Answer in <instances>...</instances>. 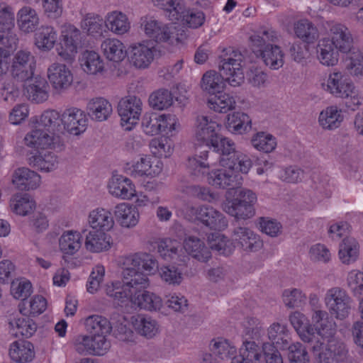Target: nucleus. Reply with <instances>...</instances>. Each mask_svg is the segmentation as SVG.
I'll use <instances>...</instances> for the list:
<instances>
[{
	"instance_id": "15",
	"label": "nucleus",
	"mask_w": 363,
	"mask_h": 363,
	"mask_svg": "<svg viewBox=\"0 0 363 363\" xmlns=\"http://www.w3.org/2000/svg\"><path fill=\"white\" fill-rule=\"evenodd\" d=\"M289 320L302 341L306 344H308V347L313 352L319 351L324 342L317 339L318 336L315 335L313 328L306 327V318L305 315L300 312L296 311L291 313Z\"/></svg>"
},
{
	"instance_id": "14",
	"label": "nucleus",
	"mask_w": 363,
	"mask_h": 363,
	"mask_svg": "<svg viewBox=\"0 0 363 363\" xmlns=\"http://www.w3.org/2000/svg\"><path fill=\"white\" fill-rule=\"evenodd\" d=\"M35 67V57L30 51L21 50L13 57L11 74L18 81H27L33 77Z\"/></svg>"
},
{
	"instance_id": "6",
	"label": "nucleus",
	"mask_w": 363,
	"mask_h": 363,
	"mask_svg": "<svg viewBox=\"0 0 363 363\" xmlns=\"http://www.w3.org/2000/svg\"><path fill=\"white\" fill-rule=\"evenodd\" d=\"M219 124L207 116H201L196 118L195 138L198 143L204 144L206 148H213L211 152V157L216 152H223L226 148L227 144L230 147H235V143L227 138L219 137L218 131L219 130Z\"/></svg>"
},
{
	"instance_id": "24",
	"label": "nucleus",
	"mask_w": 363,
	"mask_h": 363,
	"mask_svg": "<svg viewBox=\"0 0 363 363\" xmlns=\"http://www.w3.org/2000/svg\"><path fill=\"white\" fill-rule=\"evenodd\" d=\"M312 323L315 327V335L317 339L323 342L325 338L332 337L335 329L334 323L329 320L328 313L325 311L314 310L312 315Z\"/></svg>"
},
{
	"instance_id": "9",
	"label": "nucleus",
	"mask_w": 363,
	"mask_h": 363,
	"mask_svg": "<svg viewBox=\"0 0 363 363\" xmlns=\"http://www.w3.org/2000/svg\"><path fill=\"white\" fill-rule=\"evenodd\" d=\"M324 29L328 35L326 38L331 41L333 45L343 54H347V60L351 57V52L357 48L354 46L353 35L348 27L335 21H326Z\"/></svg>"
},
{
	"instance_id": "40",
	"label": "nucleus",
	"mask_w": 363,
	"mask_h": 363,
	"mask_svg": "<svg viewBox=\"0 0 363 363\" xmlns=\"http://www.w3.org/2000/svg\"><path fill=\"white\" fill-rule=\"evenodd\" d=\"M89 223L91 229L107 231L112 228L114 221L111 213L104 208H97L89 213Z\"/></svg>"
},
{
	"instance_id": "52",
	"label": "nucleus",
	"mask_w": 363,
	"mask_h": 363,
	"mask_svg": "<svg viewBox=\"0 0 363 363\" xmlns=\"http://www.w3.org/2000/svg\"><path fill=\"white\" fill-rule=\"evenodd\" d=\"M105 21L102 17L95 13H87L81 22V28L88 35L101 36L103 33Z\"/></svg>"
},
{
	"instance_id": "53",
	"label": "nucleus",
	"mask_w": 363,
	"mask_h": 363,
	"mask_svg": "<svg viewBox=\"0 0 363 363\" xmlns=\"http://www.w3.org/2000/svg\"><path fill=\"white\" fill-rule=\"evenodd\" d=\"M199 144L203 145L200 143ZM203 145H205L203 144ZM201 148H203V146H201ZM203 148L204 150L199 152V155H196L194 157L189 160V167L192 169L191 173L197 177L207 173L210 165L213 164L212 162H206L209 157V149L206 148L205 146H203Z\"/></svg>"
},
{
	"instance_id": "36",
	"label": "nucleus",
	"mask_w": 363,
	"mask_h": 363,
	"mask_svg": "<svg viewBox=\"0 0 363 363\" xmlns=\"http://www.w3.org/2000/svg\"><path fill=\"white\" fill-rule=\"evenodd\" d=\"M82 236L77 231L67 230L59 239L60 251L67 255H73L81 248Z\"/></svg>"
},
{
	"instance_id": "29",
	"label": "nucleus",
	"mask_w": 363,
	"mask_h": 363,
	"mask_svg": "<svg viewBox=\"0 0 363 363\" xmlns=\"http://www.w3.org/2000/svg\"><path fill=\"white\" fill-rule=\"evenodd\" d=\"M16 21L21 31L29 33L37 29L39 25V17L34 9L29 6H25L18 11Z\"/></svg>"
},
{
	"instance_id": "7",
	"label": "nucleus",
	"mask_w": 363,
	"mask_h": 363,
	"mask_svg": "<svg viewBox=\"0 0 363 363\" xmlns=\"http://www.w3.org/2000/svg\"><path fill=\"white\" fill-rule=\"evenodd\" d=\"M257 195L252 190L241 189L236 198L226 199L222 203V209L238 220H246L255 214L254 208L257 202Z\"/></svg>"
},
{
	"instance_id": "48",
	"label": "nucleus",
	"mask_w": 363,
	"mask_h": 363,
	"mask_svg": "<svg viewBox=\"0 0 363 363\" xmlns=\"http://www.w3.org/2000/svg\"><path fill=\"white\" fill-rule=\"evenodd\" d=\"M251 120L247 114L237 112L228 116L226 128L234 134H242L250 128Z\"/></svg>"
},
{
	"instance_id": "17",
	"label": "nucleus",
	"mask_w": 363,
	"mask_h": 363,
	"mask_svg": "<svg viewBox=\"0 0 363 363\" xmlns=\"http://www.w3.org/2000/svg\"><path fill=\"white\" fill-rule=\"evenodd\" d=\"M47 76L52 88L59 92L67 89L73 82L69 69L65 65L58 62L48 67Z\"/></svg>"
},
{
	"instance_id": "46",
	"label": "nucleus",
	"mask_w": 363,
	"mask_h": 363,
	"mask_svg": "<svg viewBox=\"0 0 363 363\" xmlns=\"http://www.w3.org/2000/svg\"><path fill=\"white\" fill-rule=\"evenodd\" d=\"M208 103L211 109L219 113H226L233 110L235 106L234 98L230 94L221 91L211 96Z\"/></svg>"
},
{
	"instance_id": "10",
	"label": "nucleus",
	"mask_w": 363,
	"mask_h": 363,
	"mask_svg": "<svg viewBox=\"0 0 363 363\" xmlns=\"http://www.w3.org/2000/svg\"><path fill=\"white\" fill-rule=\"evenodd\" d=\"M324 301L330 313L336 319L344 320L348 317L352 298L345 289L337 286L328 289Z\"/></svg>"
},
{
	"instance_id": "47",
	"label": "nucleus",
	"mask_w": 363,
	"mask_h": 363,
	"mask_svg": "<svg viewBox=\"0 0 363 363\" xmlns=\"http://www.w3.org/2000/svg\"><path fill=\"white\" fill-rule=\"evenodd\" d=\"M359 255V246L353 238H345L340 245L339 258L343 264L354 262Z\"/></svg>"
},
{
	"instance_id": "49",
	"label": "nucleus",
	"mask_w": 363,
	"mask_h": 363,
	"mask_svg": "<svg viewBox=\"0 0 363 363\" xmlns=\"http://www.w3.org/2000/svg\"><path fill=\"white\" fill-rule=\"evenodd\" d=\"M268 338L281 349H286L289 344L288 330L284 325L274 323L267 330Z\"/></svg>"
},
{
	"instance_id": "27",
	"label": "nucleus",
	"mask_w": 363,
	"mask_h": 363,
	"mask_svg": "<svg viewBox=\"0 0 363 363\" xmlns=\"http://www.w3.org/2000/svg\"><path fill=\"white\" fill-rule=\"evenodd\" d=\"M116 221L123 228H131L135 227L140 218L137 208L125 203L118 204L114 209Z\"/></svg>"
},
{
	"instance_id": "13",
	"label": "nucleus",
	"mask_w": 363,
	"mask_h": 363,
	"mask_svg": "<svg viewBox=\"0 0 363 363\" xmlns=\"http://www.w3.org/2000/svg\"><path fill=\"white\" fill-rule=\"evenodd\" d=\"M141 26L145 35L155 42H167L174 38L175 27L171 23H164L155 17H143Z\"/></svg>"
},
{
	"instance_id": "2",
	"label": "nucleus",
	"mask_w": 363,
	"mask_h": 363,
	"mask_svg": "<svg viewBox=\"0 0 363 363\" xmlns=\"http://www.w3.org/2000/svg\"><path fill=\"white\" fill-rule=\"evenodd\" d=\"M61 115L55 110L45 111L37 121L35 129L28 133L24 138V144L33 148H55L59 137L55 132L62 130Z\"/></svg>"
},
{
	"instance_id": "22",
	"label": "nucleus",
	"mask_w": 363,
	"mask_h": 363,
	"mask_svg": "<svg viewBox=\"0 0 363 363\" xmlns=\"http://www.w3.org/2000/svg\"><path fill=\"white\" fill-rule=\"evenodd\" d=\"M123 264L136 267L138 269H142L147 276L154 274L159 271L157 259L147 253L140 252L128 255L124 258Z\"/></svg>"
},
{
	"instance_id": "19",
	"label": "nucleus",
	"mask_w": 363,
	"mask_h": 363,
	"mask_svg": "<svg viewBox=\"0 0 363 363\" xmlns=\"http://www.w3.org/2000/svg\"><path fill=\"white\" fill-rule=\"evenodd\" d=\"M61 123L64 129L68 133L77 135L85 131L87 125V117L81 109L69 108L61 115Z\"/></svg>"
},
{
	"instance_id": "54",
	"label": "nucleus",
	"mask_w": 363,
	"mask_h": 363,
	"mask_svg": "<svg viewBox=\"0 0 363 363\" xmlns=\"http://www.w3.org/2000/svg\"><path fill=\"white\" fill-rule=\"evenodd\" d=\"M209 347L211 352L221 362L228 360L236 353V348L231 345L228 340L223 338L213 340Z\"/></svg>"
},
{
	"instance_id": "8",
	"label": "nucleus",
	"mask_w": 363,
	"mask_h": 363,
	"mask_svg": "<svg viewBox=\"0 0 363 363\" xmlns=\"http://www.w3.org/2000/svg\"><path fill=\"white\" fill-rule=\"evenodd\" d=\"M243 56L240 51L229 50L220 56L219 69L232 86H240L245 80Z\"/></svg>"
},
{
	"instance_id": "25",
	"label": "nucleus",
	"mask_w": 363,
	"mask_h": 363,
	"mask_svg": "<svg viewBox=\"0 0 363 363\" xmlns=\"http://www.w3.org/2000/svg\"><path fill=\"white\" fill-rule=\"evenodd\" d=\"M25 89L28 99L34 103H43L48 99L49 85L43 77H31L26 82Z\"/></svg>"
},
{
	"instance_id": "34",
	"label": "nucleus",
	"mask_w": 363,
	"mask_h": 363,
	"mask_svg": "<svg viewBox=\"0 0 363 363\" xmlns=\"http://www.w3.org/2000/svg\"><path fill=\"white\" fill-rule=\"evenodd\" d=\"M9 354L11 359L16 362H28L34 357L33 346L28 341H15L10 345Z\"/></svg>"
},
{
	"instance_id": "23",
	"label": "nucleus",
	"mask_w": 363,
	"mask_h": 363,
	"mask_svg": "<svg viewBox=\"0 0 363 363\" xmlns=\"http://www.w3.org/2000/svg\"><path fill=\"white\" fill-rule=\"evenodd\" d=\"M12 182L19 190L30 191L40 186V176L28 168L21 167L13 172Z\"/></svg>"
},
{
	"instance_id": "50",
	"label": "nucleus",
	"mask_w": 363,
	"mask_h": 363,
	"mask_svg": "<svg viewBox=\"0 0 363 363\" xmlns=\"http://www.w3.org/2000/svg\"><path fill=\"white\" fill-rule=\"evenodd\" d=\"M10 206L16 214L26 216L34 210L35 202L28 194H16L11 199Z\"/></svg>"
},
{
	"instance_id": "32",
	"label": "nucleus",
	"mask_w": 363,
	"mask_h": 363,
	"mask_svg": "<svg viewBox=\"0 0 363 363\" xmlns=\"http://www.w3.org/2000/svg\"><path fill=\"white\" fill-rule=\"evenodd\" d=\"M84 245L91 252H100L110 247V237L103 230H90L85 235Z\"/></svg>"
},
{
	"instance_id": "12",
	"label": "nucleus",
	"mask_w": 363,
	"mask_h": 363,
	"mask_svg": "<svg viewBox=\"0 0 363 363\" xmlns=\"http://www.w3.org/2000/svg\"><path fill=\"white\" fill-rule=\"evenodd\" d=\"M142 101L135 96H128L123 98L118 107L121 116V125L126 130H130L133 126L138 123L142 111Z\"/></svg>"
},
{
	"instance_id": "37",
	"label": "nucleus",
	"mask_w": 363,
	"mask_h": 363,
	"mask_svg": "<svg viewBox=\"0 0 363 363\" xmlns=\"http://www.w3.org/2000/svg\"><path fill=\"white\" fill-rule=\"evenodd\" d=\"M35 44L42 51L51 50L57 40V33L54 27L42 26L36 32Z\"/></svg>"
},
{
	"instance_id": "21",
	"label": "nucleus",
	"mask_w": 363,
	"mask_h": 363,
	"mask_svg": "<svg viewBox=\"0 0 363 363\" xmlns=\"http://www.w3.org/2000/svg\"><path fill=\"white\" fill-rule=\"evenodd\" d=\"M197 218L210 229L222 230L227 228L225 217L218 211L207 205L200 206L196 211Z\"/></svg>"
},
{
	"instance_id": "55",
	"label": "nucleus",
	"mask_w": 363,
	"mask_h": 363,
	"mask_svg": "<svg viewBox=\"0 0 363 363\" xmlns=\"http://www.w3.org/2000/svg\"><path fill=\"white\" fill-rule=\"evenodd\" d=\"M251 143L256 150L266 153L272 152L277 147L276 138L265 132L255 134L251 139Z\"/></svg>"
},
{
	"instance_id": "38",
	"label": "nucleus",
	"mask_w": 363,
	"mask_h": 363,
	"mask_svg": "<svg viewBox=\"0 0 363 363\" xmlns=\"http://www.w3.org/2000/svg\"><path fill=\"white\" fill-rule=\"evenodd\" d=\"M28 162L33 167L45 172L55 169L58 164L56 155L48 151L38 152L28 158Z\"/></svg>"
},
{
	"instance_id": "16",
	"label": "nucleus",
	"mask_w": 363,
	"mask_h": 363,
	"mask_svg": "<svg viewBox=\"0 0 363 363\" xmlns=\"http://www.w3.org/2000/svg\"><path fill=\"white\" fill-rule=\"evenodd\" d=\"M156 51L150 41L135 43L130 47V62L136 68H147L154 60Z\"/></svg>"
},
{
	"instance_id": "62",
	"label": "nucleus",
	"mask_w": 363,
	"mask_h": 363,
	"mask_svg": "<svg viewBox=\"0 0 363 363\" xmlns=\"http://www.w3.org/2000/svg\"><path fill=\"white\" fill-rule=\"evenodd\" d=\"M209 247L220 255H228L231 252L230 245L225 236L219 233H212L208 238Z\"/></svg>"
},
{
	"instance_id": "41",
	"label": "nucleus",
	"mask_w": 363,
	"mask_h": 363,
	"mask_svg": "<svg viewBox=\"0 0 363 363\" xmlns=\"http://www.w3.org/2000/svg\"><path fill=\"white\" fill-rule=\"evenodd\" d=\"M106 57L113 62L122 61L126 55L123 43L116 38H107L101 45Z\"/></svg>"
},
{
	"instance_id": "35",
	"label": "nucleus",
	"mask_w": 363,
	"mask_h": 363,
	"mask_svg": "<svg viewBox=\"0 0 363 363\" xmlns=\"http://www.w3.org/2000/svg\"><path fill=\"white\" fill-rule=\"evenodd\" d=\"M184 248L189 255L200 262H207L211 257L203 242L194 236H189L184 240Z\"/></svg>"
},
{
	"instance_id": "3",
	"label": "nucleus",
	"mask_w": 363,
	"mask_h": 363,
	"mask_svg": "<svg viewBox=\"0 0 363 363\" xmlns=\"http://www.w3.org/2000/svg\"><path fill=\"white\" fill-rule=\"evenodd\" d=\"M122 277V282H112L106 288L107 296L117 301L118 304L130 299L133 296H136L137 294L150 285L147 274L140 272L136 267L123 266Z\"/></svg>"
},
{
	"instance_id": "60",
	"label": "nucleus",
	"mask_w": 363,
	"mask_h": 363,
	"mask_svg": "<svg viewBox=\"0 0 363 363\" xmlns=\"http://www.w3.org/2000/svg\"><path fill=\"white\" fill-rule=\"evenodd\" d=\"M240 357L252 363H258L262 357V352L255 341L245 340L240 348Z\"/></svg>"
},
{
	"instance_id": "30",
	"label": "nucleus",
	"mask_w": 363,
	"mask_h": 363,
	"mask_svg": "<svg viewBox=\"0 0 363 363\" xmlns=\"http://www.w3.org/2000/svg\"><path fill=\"white\" fill-rule=\"evenodd\" d=\"M344 120L342 109L333 105L326 107L319 114V125L325 130H335L339 128Z\"/></svg>"
},
{
	"instance_id": "39",
	"label": "nucleus",
	"mask_w": 363,
	"mask_h": 363,
	"mask_svg": "<svg viewBox=\"0 0 363 363\" xmlns=\"http://www.w3.org/2000/svg\"><path fill=\"white\" fill-rule=\"evenodd\" d=\"M105 26L109 30L116 35L126 33L130 28V23L127 16L117 11L107 14Z\"/></svg>"
},
{
	"instance_id": "61",
	"label": "nucleus",
	"mask_w": 363,
	"mask_h": 363,
	"mask_svg": "<svg viewBox=\"0 0 363 363\" xmlns=\"http://www.w3.org/2000/svg\"><path fill=\"white\" fill-rule=\"evenodd\" d=\"M282 298L285 306L288 308H298L306 301V295L300 289H286L283 291Z\"/></svg>"
},
{
	"instance_id": "57",
	"label": "nucleus",
	"mask_w": 363,
	"mask_h": 363,
	"mask_svg": "<svg viewBox=\"0 0 363 363\" xmlns=\"http://www.w3.org/2000/svg\"><path fill=\"white\" fill-rule=\"evenodd\" d=\"M149 103L154 109H167L172 105L173 96L169 90L161 89L150 94Z\"/></svg>"
},
{
	"instance_id": "51",
	"label": "nucleus",
	"mask_w": 363,
	"mask_h": 363,
	"mask_svg": "<svg viewBox=\"0 0 363 363\" xmlns=\"http://www.w3.org/2000/svg\"><path fill=\"white\" fill-rule=\"evenodd\" d=\"M81 65L84 72L96 74L104 69V62L99 55L94 51L86 50L81 59Z\"/></svg>"
},
{
	"instance_id": "33",
	"label": "nucleus",
	"mask_w": 363,
	"mask_h": 363,
	"mask_svg": "<svg viewBox=\"0 0 363 363\" xmlns=\"http://www.w3.org/2000/svg\"><path fill=\"white\" fill-rule=\"evenodd\" d=\"M89 116L93 120L104 121L107 120L112 113V106L108 101L99 97L91 99L86 106Z\"/></svg>"
},
{
	"instance_id": "42",
	"label": "nucleus",
	"mask_w": 363,
	"mask_h": 363,
	"mask_svg": "<svg viewBox=\"0 0 363 363\" xmlns=\"http://www.w3.org/2000/svg\"><path fill=\"white\" fill-rule=\"evenodd\" d=\"M11 333L16 337H31L37 329L35 323L28 317L13 318L9 320Z\"/></svg>"
},
{
	"instance_id": "59",
	"label": "nucleus",
	"mask_w": 363,
	"mask_h": 363,
	"mask_svg": "<svg viewBox=\"0 0 363 363\" xmlns=\"http://www.w3.org/2000/svg\"><path fill=\"white\" fill-rule=\"evenodd\" d=\"M141 294L136 295L138 304L141 308L148 311H157L162 306V298L153 293L143 290Z\"/></svg>"
},
{
	"instance_id": "11",
	"label": "nucleus",
	"mask_w": 363,
	"mask_h": 363,
	"mask_svg": "<svg viewBox=\"0 0 363 363\" xmlns=\"http://www.w3.org/2000/svg\"><path fill=\"white\" fill-rule=\"evenodd\" d=\"M61 37L57 54L62 60L71 63L75 58L78 48L82 46L83 35L77 28L68 25L62 30Z\"/></svg>"
},
{
	"instance_id": "1",
	"label": "nucleus",
	"mask_w": 363,
	"mask_h": 363,
	"mask_svg": "<svg viewBox=\"0 0 363 363\" xmlns=\"http://www.w3.org/2000/svg\"><path fill=\"white\" fill-rule=\"evenodd\" d=\"M226 148L218 153L219 162L223 168L208 173V182L220 189H234L242 184V177L239 172L247 174L252 167V161L235 147L227 145Z\"/></svg>"
},
{
	"instance_id": "26",
	"label": "nucleus",
	"mask_w": 363,
	"mask_h": 363,
	"mask_svg": "<svg viewBox=\"0 0 363 363\" xmlns=\"http://www.w3.org/2000/svg\"><path fill=\"white\" fill-rule=\"evenodd\" d=\"M189 259V257L184 255L181 259L183 264L162 266L159 269L162 280L169 285L179 286L184 279V272L186 267V262Z\"/></svg>"
},
{
	"instance_id": "31",
	"label": "nucleus",
	"mask_w": 363,
	"mask_h": 363,
	"mask_svg": "<svg viewBox=\"0 0 363 363\" xmlns=\"http://www.w3.org/2000/svg\"><path fill=\"white\" fill-rule=\"evenodd\" d=\"M339 52L335 48L331 41L328 40L326 37L320 39L316 47V53L318 60L320 62L325 66L335 65L339 59Z\"/></svg>"
},
{
	"instance_id": "58",
	"label": "nucleus",
	"mask_w": 363,
	"mask_h": 363,
	"mask_svg": "<svg viewBox=\"0 0 363 363\" xmlns=\"http://www.w3.org/2000/svg\"><path fill=\"white\" fill-rule=\"evenodd\" d=\"M183 12L177 13L173 19H181L184 24H186L189 28H197L203 25L205 16L202 11H194L191 10H186L184 5L182 6Z\"/></svg>"
},
{
	"instance_id": "44",
	"label": "nucleus",
	"mask_w": 363,
	"mask_h": 363,
	"mask_svg": "<svg viewBox=\"0 0 363 363\" xmlns=\"http://www.w3.org/2000/svg\"><path fill=\"white\" fill-rule=\"evenodd\" d=\"M294 32L298 38L308 44L313 43L319 37L317 28L306 19L300 20L294 24Z\"/></svg>"
},
{
	"instance_id": "20",
	"label": "nucleus",
	"mask_w": 363,
	"mask_h": 363,
	"mask_svg": "<svg viewBox=\"0 0 363 363\" xmlns=\"http://www.w3.org/2000/svg\"><path fill=\"white\" fill-rule=\"evenodd\" d=\"M233 239L246 252H257L263 246L259 236L247 227L235 228L233 232Z\"/></svg>"
},
{
	"instance_id": "64",
	"label": "nucleus",
	"mask_w": 363,
	"mask_h": 363,
	"mask_svg": "<svg viewBox=\"0 0 363 363\" xmlns=\"http://www.w3.org/2000/svg\"><path fill=\"white\" fill-rule=\"evenodd\" d=\"M347 67L351 74L354 76L363 75V48L362 49L357 48L354 51L351 52Z\"/></svg>"
},
{
	"instance_id": "5",
	"label": "nucleus",
	"mask_w": 363,
	"mask_h": 363,
	"mask_svg": "<svg viewBox=\"0 0 363 363\" xmlns=\"http://www.w3.org/2000/svg\"><path fill=\"white\" fill-rule=\"evenodd\" d=\"M322 88L335 98L345 100V106L355 111L362 104L359 93L353 82L342 72L334 69L329 73Z\"/></svg>"
},
{
	"instance_id": "45",
	"label": "nucleus",
	"mask_w": 363,
	"mask_h": 363,
	"mask_svg": "<svg viewBox=\"0 0 363 363\" xmlns=\"http://www.w3.org/2000/svg\"><path fill=\"white\" fill-rule=\"evenodd\" d=\"M86 330L92 335H106L110 333L113 327L109 320L99 315H90L85 320Z\"/></svg>"
},
{
	"instance_id": "63",
	"label": "nucleus",
	"mask_w": 363,
	"mask_h": 363,
	"mask_svg": "<svg viewBox=\"0 0 363 363\" xmlns=\"http://www.w3.org/2000/svg\"><path fill=\"white\" fill-rule=\"evenodd\" d=\"M289 350V359L291 363H310L309 357L308 355L307 349L308 344L303 347L301 343L296 342L289 345L287 347ZM311 350H312L311 349Z\"/></svg>"
},
{
	"instance_id": "43",
	"label": "nucleus",
	"mask_w": 363,
	"mask_h": 363,
	"mask_svg": "<svg viewBox=\"0 0 363 363\" xmlns=\"http://www.w3.org/2000/svg\"><path fill=\"white\" fill-rule=\"evenodd\" d=\"M224 78L222 73L220 74L214 70L208 71L201 79V89L211 96L220 93L225 86Z\"/></svg>"
},
{
	"instance_id": "56",
	"label": "nucleus",
	"mask_w": 363,
	"mask_h": 363,
	"mask_svg": "<svg viewBox=\"0 0 363 363\" xmlns=\"http://www.w3.org/2000/svg\"><path fill=\"white\" fill-rule=\"evenodd\" d=\"M133 325L139 334L147 338L154 337L158 330L156 321L150 317L138 315L133 321Z\"/></svg>"
},
{
	"instance_id": "18",
	"label": "nucleus",
	"mask_w": 363,
	"mask_h": 363,
	"mask_svg": "<svg viewBox=\"0 0 363 363\" xmlns=\"http://www.w3.org/2000/svg\"><path fill=\"white\" fill-rule=\"evenodd\" d=\"M328 343L325 348L323 350L315 352H318L317 362L318 363H333L342 362L347 359L348 350L345 345L334 338H328ZM321 349V347L320 348Z\"/></svg>"
},
{
	"instance_id": "28",
	"label": "nucleus",
	"mask_w": 363,
	"mask_h": 363,
	"mask_svg": "<svg viewBox=\"0 0 363 363\" xmlns=\"http://www.w3.org/2000/svg\"><path fill=\"white\" fill-rule=\"evenodd\" d=\"M109 193L122 199H130L135 195V186L130 179L123 176L114 177L108 184Z\"/></svg>"
},
{
	"instance_id": "4",
	"label": "nucleus",
	"mask_w": 363,
	"mask_h": 363,
	"mask_svg": "<svg viewBox=\"0 0 363 363\" xmlns=\"http://www.w3.org/2000/svg\"><path fill=\"white\" fill-rule=\"evenodd\" d=\"M278 38L277 32L270 28L261 29L250 37L255 54L272 69H278L284 65V54L281 48L273 45Z\"/></svg>"
}]
</instances>
